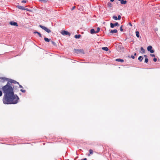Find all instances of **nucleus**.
Segmentation results:
<instances>
[{"instance_id":"2f4dec72","label":"nucleus","mask_w":160,"mask_h":160,"mask_svg":"<svg viewBox=\"0 0 160 160\" xmlns=\"http://www.w3.org/2000/svg\"><path fill=\"white\" fill-rule=\"evenodd\" d=\"M24 10H26V11H30L31 10L28 8H24Z\"/></svg>"},{"instance_id":"1a4fd4ad","label":"nucleus","mask_w":160,"mask_h":160,"mask_svg":"<svg viewBox=\"0 0 160 160\" xmlns=\"http://www.w3.org/2000/svg\"><path fill=\"white\" fill-rule=\"evenodd\" d=\"M9 24L12 26H15L17 27L18 25L17 22L14 21H10L9 22Z\"/></svg>"},{"instance_id":"20e7f679","label":"nucleus","mask_w":160,"mask_h":160,"mask_svg":"<svg viewBox=\"0 0 160 160\" xmlns=\"http://www.w3.org/2000/svg\"><path fill=\"white\" fill-rule=\"evenodd\" d=\"M39 27L48 33H49L51 32V30L50 29H48L47 27L44 26L42 25H39Z\"/></svg>"},{"instance_id":"cd10ccee","label":"nucleus","mask_w":160,"mask_h":160,"mask_svg":"<svg viewBox=\"0 0 160 160\" xmlns=\"http://www.w3.org/2000/svg\"><path fill=\"white\" fill-rule=\"evenodd\" d=\"M122 27H123L122 25H121L120 28V31L121 32L123 31V30L122 28Z\"/></svg>"},{"instance_id":"a19ab883","label":"nucleus","mask_w":160,"mask_h":160,"mask_svg":"<svg viewBox=\"0 0 160 160\" xmlns=\"http://www.w3.org/2000/svg\"><path fill=\"white\" fill-rule=\"evenodd\" d=\"M144 57L145 58H147L148 57H147V55H144Z\"/></svg>"},{"instance_id":"f257e3e1","label":"nucleus","mask_w":160,"mask_h":160,"mask_svg":"<svg viewBox=\"0 0 160 160\" xmlns=\"http://www.w3.org/2000/svg\"><path fill=\"white\" fill-rule=\"evenodd\" d=\"M5 85L2 89L4 93L2 101L5 104H15L18 102L19 98L18 96L14 93L13 89L8 85Z\"/></svg>"},{"instance_id":"7c9ffc66","label":"nucleus","mask_w":160,"mask_h":160,"mask_svg":"<svg viewBox=\"0 0 160 160\" xmlns=\"http://www.w3.org/2000/svg\"><path fill=\"white\" fill-rule=\"evenodd\" d=\"M20 91L23 93H25L26 92V90H25L21 89L20 90Z\"/></svg>"},{"instance_id":"49530a36","label":"nucleus","mask_w":160,"mask_h":160,"mask_svg":"<svg viewBox=\"0 0 160 160\" xmlns=\"http://www.w3.org/2000/svg\"><path fill=\"white\" fill-rule=\"evenodd\" d=\"M142 23L143 24V23H144V21H143H143H142Z\"/></svg>"},{"instance_id":"5701e85b","label":"nucleus","mask_w":160,"mask_h":160,"mask_svg":"<svg viewBox=\"0 0 160 160\" xmlns=\"http://www.w3.org/2000/svg\"><path fill=\"white\" fill-rule=\"evenodd\" d=\"M0 78L2 79V80H3L4 81H8V80H9V78H5V77H2V78Z\"/></svg>"},{"instance_id":"4be33fe9","label":"nucleus","mask_w":160,"mask_h":160,"mask_svg":"<svg viewBox=\"0 0 160 160\" xmlns=\"http://www.w3.org/2000/svg\"><path fill=\"white\" fill-rule=\"evenodd\" d=\"M140 49L142 51V53H144L145 52V50L142 47H141L140 48Z\"/></svg>"},{"instance_id":"6ab92c4d","label":"nucleus","mask_w":160,"mask_h":160,"mask_svg":"<svg viewBox=\"0 0 160 160\" xmlns=\"http://www.w3.org/2000/svg\"><path fill=\"white\" fill-rule=\"evenodd\" d=\"M143 59V57L142 56L139 57L138 58V59L140 61V62H142V60Z\"/></svg>"},{"instance_id":"de8ad7c7","label":"nucleus","mask_w":160,"mask_h":160,"mask_svg":"<svg viewBox=\"0 0 160 160\" xmlns=\"http://www.w3.org/2000/svg\"><path fill=\"white\" fill-rule=\"evenodd\" d=\"M127 39V38H126L124 40L126 41Z\"/></svg>"},{"instance_id":"a878e982","label":"nucleus","mask_w":160,"mask_h":160,"mask_svg":"<svg viewBox=\"0 0 160 160\" xmlns=\"http://www.w3.org/2000/svg\"><path fill=\"white\" fill-rule=\"evenodd\" d=\"M100 30V28L99 27H98L97 28V30L96 31V33H98Z\"/></svg>"},{"instance_id":"412c9836","label":"nucleus","mask_w":160,"mask_h":160,"mask_svg":"<svg viewBox=\"0 0 160 160\" xmlns=\"http://www.w3.org/2000/svg\"><path fill=\"white\" fill-rule=\"evenodd\" d=\"M136 35L137 37L139 38L140 37L139 32L138 31H136Z\"/></svg>"},{"instance_id":"9b49d317","label":"nucleus","mask_w":160,"mask_h":160,"mask_svg":"<svg viewBox=\"0 0 160 160\" xmlns=\"http://www.w3.org/2000/svg\"><path fill=\"white\" fill-rule=\"evenodd\" d=\"M33 33H34V34L37 33V34H38V36H39V37H41V38L42 37V35L39 32H38L36 31H34L33 32Z\"/></svg>"},{"instance_id":"c03bdc74","label":"nucleus","mask_w":160,"mask_h":160,"mask_svg":"<svg viewBox=\"0 0 160 160\" xmlns=\"http://www.w3.org/2000/svg\"><path fill=\"white\" fill-rule=\"evenodd\" d=\"M136 55H137L136 53H134V56H136Z\"/></svg>"},{"instance_id":"4c0bfd02","label":"nucleus","mask_w":160,"mask_h":160,"mask_svg":"<svg viewBox=\"0 0 160 160\" xmlns=\"http://www.w3.org/2000/svg\"><path fill=\"white\" fill-rule=\"evenodd\" d=\"M22 3H25L26 2V0H23L22 1Z\"/></svg>"},{"instance_id":"f3484780","label":"nucleus","mask_w":160,"mask_h":160,"mask_svg":"<svg viewBox=\"0 0 160 160\" xmlns=\"http://www.w3.org/2000/svg\"><path fill=\"white\" fill-rule=\"evenodd\" d=\"M81 37V35L80 34H76L74 36L75 38L77 39H79Z\"/></svg>"},{"instance_id":"dca6fc26","label":"nucleus","mask_w":160,"mask_h":160,"mask_svg":"<svg viewBox=\"0 0 160 160\" xmlns=\"http://www.w3.org/2000/svg\"><path fill=\"white\" fill-rule=\"evenodd\" d=\"M90 33L92 34H96V31H95V30L94 29L92 28L90 30Z\"/></svg>"},{"instance_id":"b1692460","label":"nucleus","mask_w":160,"mask_h":160,"mask_svg":"<svg viewBox=\"0 0 160 160\" xmlns=\"http://www.w3.org/2000/svg\"><path fill=\"white\" fill-rule=\"evenodd\" d=\"M50 42H51L52 44L54 46H57V45L55 42L52 40L50 41Z\"/></svg>"},{"instance_id":"8fccbe9b","label":"nucleus","mask_w":160,"mask_h":160,"mask_svg":"<svg viewBox=\"0 0 160 160\" xmlns=\"http://www.w3.org/2000/svg\"><path fill=\"white\" fill-rule=\"evenodd\" d=\"M159 17H160V15H159Z\"/></svg>"},{"instance_id":"37998d69","label":"nucleus","mask_w":160,"mask_h":160,"mask_svg":"<svg viewBox=\"0 0 160 160\" xmlns=\"http://www.w3.org/2000/svg\"><path fill=\"white\" fill-rule=\"evenodd\" d=\"M129 25H130V26H132V24H131V23H129Z\"/></svg>"},{"instance_id":"6e6552de","label":"nucleus","mask_w":160,"mask_h":160,"mask_svg":"<svg viewBox=\"0 0 160 160\" xmlns=\"http://www.w3.org/2000/svg\"><path fill=\"white\" fill-rule=\"evenodd\" d=\"M152 47L151 46H149L147 47V50L151 53H153L154 52V50L152 49Z\"/></svg>"},{"instance_id":"f704fd0d","label":"nucleus","mask_w":160,"mask_h":160,"mask_svg":"<svg viewBox=\"0 0 160 160\" xmlns=\"http://www.w3.org/2000/svg\"><path fill=\"white\" fill-rule=\"evenodd\" d=\"M150 55L152 57H155V56L154 54H150Z\"/></svg>"},{"instance_id":"c9c22d12","label":"nucleus","mask_w":160,"mask_h":160,"mask_svg":"<svg viewBox=\"0 0 160 160\" xmlns=\"http://www.w3.org/2000/svg\"><path fill=\"white\" fill-rule=\"evenodd\" d=\"M2 91L0 90V97L2 95Z\"/></svg>"},{"instance_id":"c85d7f7f","label":"nucleus","mask_w":160,"mask_h":160,"mask_svg":"<svg viewBox=\"0 0 160 160\" xmlns=\"http://www.w3.org/2000/svg\"><path fill=\"white\" fill-rule=\"evenodd\" d=\"M89 153L90 154H92L93 153V151L92 150V149H90L89 150Z\"/></svg>"},{"instance_id":"f8f14e48","label":"nucleus","mask_w":160,"mask_h":160,"mask_svg":"<svg viewBox=\"0 0 160 160\" xmlns=\"http://www.w3.org/2000/svg\"><path fill=\"white\" fill-rule=\"evenodd\" d=\"M119 1H120L121 3L122 4H125L127 2V1L124 0H119Z\"/></svg>"},{"instance_id":"aec40b11","label":"nucleus","mask_w":160,"mask_h":160,"mask_svg":"<svg viewBox=\"0 0 160 160\" xmlns=\"http://www.w3.org/2000/svg\"><path fill=\"white\" fill-rule=\"evenodd\" d=\"M44 39L45 41L46 42H49L50 41V39H49L45 37H44Z\"/></svg>"},{"instance_id":"a18cd8bd","label":"nucleus","mask_w":160,"mask_h":160,"mask_svg":"<svg viewBox=\"0 0 160 160\" xmlns=\"http://www.w3.org/2000/svg\"><path fill=\"white\" fill-rule=\"evenodd\" d=\"M110 1L111 2H113L114 1V0H110Z\"/></svg>"},{"instance_id":"3c124183","label":"nucleus","mask_w":160,"mask_h":160,"mask_svg":"<svg viewBox=\"0 0 160 160\" xmlns=\"http://www.w3.org/2000/svg\"><path fill=\"white\" fill-rule=\"evenodd\" d=\"M119 0H118V1H119Z\"/></svg>"},{"instance_id":"bb28decb","label":"nucleus","mask_w":160,"mask_h":160,"mask_svg":"<svg viewBox=\"0 0 160 160\" xmlns=\"http://www.w3.org/2000/svg\"><path fill=\"white\" fill-rule=\"evenodd\" d=\"M148 58H145V61H144V62L145 63H147L148 62Z\"/></svg>"},{"instance_id":"72a5a7b5","label":"nucleus","mask_w":160,"mask_h":160,"mask_svg":"<svg viewBox=\"0 0 160 160\" xmlns=\"http://www.w3.org/2000/svg\"><path fill=\"white\" fill-rule=\"evenodd\" d=\"M39 0L40 2L43 1L44 2H47L48 1V0Z\"/></svg>"},{"instance_id":"f03ea898","label":"nucleus","mask_w":160,"mask_h":160,"mask_svg":"<svg viewBox=\"0 0 160 160\" xmlns=\"http://www.w3.org/2000/svg\"><path fill=\"white\" fill-rule=\"evenodd\" d=\"M8 83H9V84H8V85L11 87L13 89V90L14 89V86L12 84V83L14 84L17 83L18 84H19V83L18 82L11 79H9L8 81V82L7 83V84L6 85H7Z\"/></svg>"},{"instance_id":"a211bd4d","label":"nucleus","mask_w":160,"mask_h":160,"mask_svg":"<svg viewBox=\"0 0 160 160\" xmlns=\"http://www.w3.org/2000/svg\"><path fill=\"white\" fill-rule=\"evenodd\" d=\"M102 50L105 51H108V48L107 47H103L102 48Z\"/></svg>"},{"instance_id":"473e14b6","label":"nucleus","mask_w":160,"mask_h":160,"mask_svg":"<svg viewBox=\"0 0 160 160\" xmlns=\"http://www.w3.org/2000/svg\"><path fill=\"white\" fill-rule=\"evenodd\" d=\"M157 58H154L153 59V61L154 62H156V61H157Z\"/></svg>"},{"instance_id":"e433bc0d","label":"nucleus","mask_w":160,"mask_h":160,"mask_svg":"<svg viewBox=\"0 0 160 160\" xmlns=\"http://www.w3.org/2000/svg\"><path fill=\"white\" fill-rule=\"evenodd\" d=\"M131 57L132 58V59H134V58H135V57H134V55H132L131 56Z\"/></svg>"},{"instance_id":"2eb2a0df","label":"nucleus","mask_w":160,"mask_h":160,"mask_svg":"<svg viewBox=\"0 0 160 160\" xmlns=\"http://www.w3.org/2000/svg\"><path fill=\"white\" fill-rule=\"evenodd\" d=\"M115 61L117 62H124V60L122 59L119 58H117L115 60Z\"/></svg>"},{"instance_id":"ea45409f","label":"nucleus","mask_w":160,"mask_h":160,"mask_svg":"<svg viewBox=\"0 0 160 160\" xmlns=\"http://www.w3.org/2000/svg\"><path fill=\"white\" fill-rule=\"evenodd\" d=\"M75 7H75V6H73V7L72 8L71 10H73L75 8Z\"/></svg>"},{"instance_id":"423d86ee","label":"nucleus","mask_w":160,"mask_h":160,"mask_svg":"<svg viewBox=\"0 0 160 160\" xmlns=\"http://www.w3.org/2000/svg\"><path fill=\"white\" fill-rule=\"evenodd\" d=\"M74 51L77 54H78L80 53L82 54H84V51L81 49H74Z\"/></svg>"},{"instance_id":"79ce46f5","label":"nucleus","mask_w":160,"mask_h":160,"mask_svg":"<svg viewBox=\"0 0 160 160\" xmlns=\"http://www.w3.org/2000/svg\"><path fill=\"white\" fill-rule=\"evenodd\" d=\"M81 160H87V159L86 158H84L83 159H82Z\"/></svg>"},{"instance_id":"09e8293b","label":"nucleus","mask_w":160,"mask_h":160,"mask_svg":"<svg viewBox=\"0 0 160 160\" xmlns=\"http://www.w3.org/2000/svg\"><path fill=\"white\" fill-rule=\"evenodd\" d=\"M43 145H45V143H43Z\"/></svg>"},{"instance_id":"7ed1b4c3","label":"nucleus","mask_w":160,"mask_h":160,"mask_svg":"<svg viewBox=\"0 0 160 160\" xmlns=\"http://www.w3.org/2000/svg\"><path fill=\"white\" fill-rule=\"evenodd\" d=\"M117 50L120 52H124V47L121 45L118 44L116 46Z\"/></svg>"},{"instance_id":"0eeeda50","label":"nucleus","mask_w":160,"mask_h":160,"mask_svg":"<svg viewBox=\"0 0 160 160\" xmlns=\"http://www.w3.org/2000/svg\"><path fill=\"white\" fill-rule=\"evenodd\" d=\"M120 25L119 24L118 22H116L115 23H112L111 22L110 23V26L112 28H114L115 27L119 26Z\"/></svg>"},{"instance_id":"ddd939ff","label":"nucleus","mask_w":160,"mask_h":160,"mask_svg":"<svg viewBox=\"0 0 160 160\" xmlns=\"http://www.w3.org/2000/svg\"><path fill=\"white\" fill-rule=\"evenodd\" d=\"M118 32V30L117 29H114L111 30L110 32L111 33H117Z\"/></svg>"},{"instance_id":"9d476101","label":"nucleus","mask_w":160,"mask_h":160,"mask_svg":"<svg viewBox=\"0 0 160 160\" xmlns=\"http://www.w3.org/2000/svg\"><path fill=\"white\" fill-rule=\"evenodd\" d=\"M107 6L108 7L110 8V9H112V4L110 2H108L107 4Z\"/></svg>"},{"instance_id":"4468645a","label":"nucleus","mask_w":160,"mask_h":160,"mask_svg":"<svg viewBox=\"0 0 160 160\" xmlns=\"http://www.w3.org/2000/svg\"><path fill=\"white\" fill-rule=\"evenodd\" d=\"M17 8L20 9L22 10H24V8L23 6H20V5L17 6Z\"/></svg>"},{"instance_id":"39448f33","label":"nucleus","mask_w":160,"mask_h":160,"mask_svg":"<svg viewBox=\"0 0 160 160\" xmlns=\"http://www.w3.org/2000/svg\"><path fill=\"white\" fill-rule=\"evenodd\" d=\"M61 33L63 35H67L68 36H70L71 35V33L69 32L64 30H62Z\"/></svg>"},{"instance_id":"58836bf2","label":"nucleus","mask_w":160,"mask_h":160,"mask_svg":"<svg viewBox=\"0 0 160 160\" xmlns=\"http://www.w3.org/2000/svg\"><path fill=\"white\" fill-rule=\"evenodd\" d=\"M19 85V87L20 88H23V87L21 85H20L19 84H18Z\"/></svg>"},{"instance_id":"393cba45","label":"nucleus","mask_w":160,"mask_h":160,"mask_svg":"<svg viewBox=\"0 0 160 160\" xmlns=\"http://www.w3.org/2000/svg\"><path fill=\"white\" fill-rule=\"evenodd\" d=\"M112 18L115 20H118V18L116 16H113L112 17Z\"/></svg>"},{"instance_id":"c756f323","label":"nucleus","mask_w":160,"mask_h":160,"mask_svg":"<svg viewBox=\"0 0 160 160\" xmlns=\"http://www.w3.org/2000/svg\"><path fill=\"white\" fill-rule=\"evenodd\" d=\"M117 18L118 20H120L121 19V16L120 15H118Z\"/></svg>"}]
</instances>
